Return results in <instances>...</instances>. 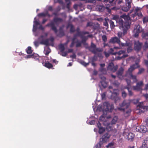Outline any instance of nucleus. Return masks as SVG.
Here are the masks:
<instances>
[{"instance_id": "1", "label": "nucleus", "mask_w": 148, "mask_h": 148, "mask_svg": "<svg viewBox=\"0 0 148 148\" xmlns=\"http://www.w3.org/2000/svg\"><path fill=\"white\" fill-rule=\"evenodd\" d=\"M123 18L125 20L124 22L121 18H118L117 16H114L113 18L116 21L120 27L122 28L123 34H126L128 30L130 28L131 24L130 17L128 15L123 16Z\"/></svg>"}, {"instance_id": "2", "label": "nucleus", "mask_w": 148, "mask_h": 148, "mask_svg": "<svg viewBox=\"0 0 148 148\" xmlns=\"http://www.w3.org/2000/svg\"><path fill=\"white\" fill-rule=\"evenodd\" d=\"M130 105V102L124 100L121 103H119V107H117L116 109V110L123 112L124 116L125 117L127 116L130 115L131 110L130 109H129L125 112V110L128 108Z\"/></svg>"}, {"instance_id": "3", "label": "nucleus", "mask_w": 148, "mask_h": 148, "mask_svg": "<svg viewBox=\"0 0 148 148\" xmlns=\"http://www.w3.org/2000/svg\"><path fill=\"white\" fill-rule=\"evenodd\" d=\"M103 108L101 106V110L100 111H102L103 113L99 118L101 121H103L106 116L107 112H111L114 108V106L113 104L110 105L108 102H105L103 103Z\"/></svg>"}, {"instance_id": "4", "label": "nucleus", "mask_w": 148, "mask_h": 148, "mask_svg": "<svg viewBox=\"0 0 148 148\" xmlns=\"http://www.w3.org/2000/svg\"><path fill=\"white\" fill-rule=\"evenodd\" d=\"M53 21H51L50 23H48L45 25L46 27H50L51 29L55 33H57L58 32L56 27L55 26L54 23L56 24H59L63 21V19L60 18L55 17L53 18Z\"/></svg>"}, {"instance_id": "5", "label": "nucleus", "mask_w": 148, "mask_h": 148, "mask_svg": "<svg viewBox=\"0 0 148 148\" xmlns=\"http://www.w3.org/2000/svg\"><path fill=\"white\" fill-rule=\"evenodd\" d=\"M44 36L42 35L38 38V40L40 42V44L44 45L46 46H48L51 45L53 46V42L54 39L53 37H51L49 39L47 38L45 40H44Z\"/></svg>"}, {"instance_id": "6", "label": "nucleus", "mask_w": 148, "mask_h": 148, "mask_svg": "<svg viewBox=\"0 0 148 148\" xmlns=\"http://www.w3.org/2000/svg\"><path fill=\"white\" fill-rule=\"evenodd\" d=\"M140 66L138 63H135V64H133L130 66L128 69L127 71L126 72V75H127L132 74V72L135 69L139 68Z\"/></svg>"}, {"instance_id": "7", "label": "nucleus", "mask_w": 148, "mask_h": 148, "mask_svg": "<svg viewBox=\"0 0 148 148\" xmlns=\"http://www.w3.org/2000/svg\"><path fill=\"white\" fill-rule=\"evenodd\" d=\"M118 69V66L117 65L114 66L112 62L109 63L107 68L108 71L113 73L115 72Z\"/></svg>"}, {"instance_id": "8", "label": "nucleus", "mask_w": 148, "mask_h": 148, "mask_svg": "<svg viewBox=\"0 0 148 148\" xmlns=\"http://www.w3.org/2000/svg\"><path fill=\"white\" fill-rule=\"evenodd\" d=\"M109 42L111 44L117 43L119 45H122L123 46H124V44L121 43L120 38H118L117 37H115L111 38L109 41Z\"/></svg>"}, {"instance_id": "9", "label": "nucleus", "mask_w": 148, "mask_h": 148, "mask_svg": "<svg viewBox=\"0 0 148 148\" xmlns=\"http://www.w3.org/2000/svg\"><path fill=\"white\" fill-rule=\"evenodd\" d=\"M142 30V27L139 25H138L133 31L134 36L135 37H138L139 33L141 32Z\"/></svg>"}, {"instance_id": "10", "label": "nucleus", "mask_w": 148, "mask_h": 148, "mask_svg": "<svg viewBox=\"0 0 148 148\" xmlns=\"http://www.w3.org/2000/svg\"><path fill=\"white\" fill-rule=\"evenodd\" d=\"M143 85V81H141L137 83L136 86H134L133 88L134 90H136L138 91L142 90V86Z\"/></svg>"}, {"instance_id": "11", "label": "nucleus", "mask_w": 148, "mask_h": 148, "mask_svg": "<svg viewBox=\"0 0 148 148\" xmlns=\"http://www.w3.org/2000/svg\"><path fill=\"white\" fill-rule=\"evenodd\" d=\"M142 43L138 41H135L134 42V49L136 51H140L142 48Z\"/></svg>"}, {"instance_id": "12", "label": "nucleus", "mask_w": 148, "mask_h": 148, "mask_svg": "<svg viewBox=\"0 0 148 148\" xmlns=\"http://www.w3.org/2000/svg\"><path fill=\"white\" fill-rule=\"evenodd\" d=\"M111 135L108 133H106L103 135L102 138H100V140L103 143L106 142L110 138Z\"/></svg>"}, {"instance_id": "13", "label": "nucleus", "mask_w": 148, "mask_h": 148, "mask_svg": "<svg viewBox=\"0 0 148 148\" xmlns=\"http://www.w3.org/2000/svg\"><path fill=\"white\" fill-rule=\"evenodd\" d=\"M124 69L122 67H121L116 73L118 77L120 79H122L124 77L123 75Z\"/></svg>"}, {"instance_id": "14", "label": "nucleus", "mask_w": 148, "mask_h": 148, "mask_svg": "<svg viewBox=\"0 0 148 148\" xmlns=\"http://www.w3.org/2000/svg\"><path fill=\"white\" fill-rule=\"evenodd\" d=\"M126 6H123L122 8V10L125 12H127L128 11L130 8H131V2L130 1H127L126 2Z\"/></svg>"}, {"instance_id": "15", "label": "nucleus", "mask_w": 148, "mask_h": 148, "mask_svg": "<svg viewBox=\"0 0 148 148\" xmlns=\"http://www.w3.org/2000/svg\"><path fill=\"white\" fill-rule=\"evenodd\" d=\"M114 0H103L102 2L106 6H112L113 5V3Z\"/></svg>"}, {"instance_id": "16", "label": "nucleus", "mask_w": 148, "mask_h": 148, "mask_svg": "<svg viewBox=\"0 0 148 148\" xmlns=\"http://www.w3.org/2000/svg\"><path fill=\"white\" fill-rule=\"evenodd\" d=\"M77 33L76 34L78 36H82L83 35H85L86 34H89V32H88L85 31H80V29L79 27H77L76 30Z\"/></svg>"}, {"instance_id": "17", "label": "nucleus", "mask_w": 148, "mask_h": 148, "mask_svg": "<svg viewBox=\"0 0 148 148\" xmlns=\"http://www.w3.org/2000/svg\"><path fill=\"white\" fill-rule=\"evenodd\" d=\"M96 48V45L92 42L91 43V46L90 47H87V48H88L89 50L92 52L93 53H95L96 52L95 49Z\"/></svg>"}, {"instance_id": "18", "label": "nucleus", "mask_w": 148, "mask_h": 148, "mask_svg": "<svg viewBox=\"0 0 148 148\" xmlns=\"http://www.w3.org/2000/svg\"><path fill=\"white\" fill-rule=\"evenodd\" d=\"M146 127L144 126H138L136 127V130L140 132H144L146 131Z\"/></svg>"}, {"instance_id": "19", "label": "nucleus", "mask_w": 148, "mask_h": 148, "mask_svg": "<svg viewBox=\"0 0 148 148\" xmlns=\"http://www.w3.org/2000/svg\"><path fill=\"white\" fill-rule=\"evenodd\" d=\"M97 127L99 128V133L101 134L103 133L105 130V128L101 126V123L98 122L97 124Z\"/></svg>"}, {"instance_id": "20", "label": "nucleus", "mask_w": 148, "mask_h": 148, "mask_svg": "<svg viewBox=\"0 0 148 148\" xmlns=\"http://www.w3.org/2000/svg\"><path fill=\"white\" fill-rule=\"evenodd\" d=\"M134 137V135L132 132L129 133L127 135V139L131 141L133 140Z\"/></svg>"}, {"instance_id": "21", "label": "nucleus", "mask_w": 148, "mask_h": 148, "mask_svg": "<svg viewBox=\"0 0 148 148\" xmlns=\"http://www.w3.org/2000/svg\"><path fill=\"white\" fill-rule=\"evenodd\" d=\"M84 35H83L82 36H80V37L82 39V40L81 41V42L84 45H88V44L86 42V41L87 40V37H86L84 36Z\"/></svg>"}, {"instance_id": "22", "label": "nucleus", "mask_w": 148, "mask_h": 148, "mask_svg": "<svg viewBox=\"0 0 148 148\" xmlns=\"http://www.w3.org/2000/svg\"><path fill=\"white\" fill-rule=\"evenodd\" d=\"M38 16L39 17L45 16H48L49 17H50L51 16L49 14L48 12H47L45 13L43 12L39 13L38 14Z\"/></svg>"}, {"instance_id": "23", "label": "nucleus", "mask_w": 148, "mask_h": 148, "mask_svg": "<svg viewBox=\"0 0 148 148\" xmlns=\"http://www.w3.org/2000/svg\"><path fill=\"white\" fill-rule=\"evenodd\" d=\"M126 45L127 46H128L127 48V52L128 53L131 52L132 50V44L129 42H126Z\"/></svg>"}, {"instance_id": "24", "label": "nucleus", "mask_w": 148, "mask_h": 148, "mask_svg": "<svg viewBox=\"0 0 148 148\" xmlns=\"http://www.w3.org/2000/svg\"><path fill=\"white\" fill-rule=\"evenodd\" d=\"M127 76H129L132 79L134 82L136 83L137 82V80L136 78V75H133L132 74L131 75H128Z\"/></svg>"}, {"instance_id": "25", "label": "nucleus", "mask_w": 148, "mask_h": 148, "mask_svg": "<svg viewBox=\"0 0 148 148\" xmlns=\"http://www.w3.org/2000/svg\"><path fill=\"white\" fill-rule=\"evenodd\" d=\"M44 66L45 67L48 69L51 68L53 66L52 64L49 62H45Z\"/></svg>"}, {"instance_id": "26", "label": "nucleus", "mask_w": 148, "mask_h": 148, "mask_svg": "<svg viewBox=\"0 0 148 148\" xmlns=\"http://www.w3.org/2000/svg\"><path fill=\"white\" fill-rule=\"evenodd\" d=\"M142 36L143 38L145 39H148V31L147 33H143Z\"/></svg>"}, {"instance_id": "27", "label": "nucleus", "mask_w": 148, "mask_h": 148, "mask_svg": "<svg viewBox=\"0 0 148 148\" xmlns=\"http://www.w3.org/2000/svg\"><path fill=\"white\" fill-rule=\"evenodd\" d=\"M114 49L113 48H110L108 51V52L112 55H116L117 54L116 52H114Z\"/></svg>"}, {"instance_id": "28", "label": "nucleus", "mask_w": 148, "mask_h": 148, "mask_svg": "<svg viewBox=\"0 0 148 148\" xmlns=\"http://www.w3.org/2000/svg\"><path fill=\"white\" fill-rule=\"evenodd\" d=\"M51 52V50L49 48H46L44 51V53L46 56L48 55Z\"/></svg>"}, {"instance_id": "29", "label": "nucleus", "mask_w": 148, "mask_h": 148, "mask_svg": "<svg viewBox=\"0 0 148 148\" xmlns=\"http://www.w3.org/2000/svg\"><path fill=\"white\" fill-rule=\"evenodd\" d=\"M128 56V54H124L121 56H118L116 57V59L117 60H120L122 58H123Z\"/></svg>"}, {"instance_id": "30", "label": "nucleus", "mask_w": 148, "mask_h": 148, "mask_svg": "<svg viewBox=\"0 0 148 148\" xmlns=\"http://www.w3.org/2000/svg\"><path fill=\"white\" fill-rule=\"evenodd\" d=\"M69 26L70 27V32L71 33H73L75 31L74 26L72 24H70Z\"/></svg>"}, {"instance_id": "31", "label": "nucleus", "mask_w": 148, "mask_h": 148, "mask_svg": "<svg viewBox=\"0 0 148 148\" xmlns=\"http://www.w3.org/2000/svg\"><path fill=\"white\" fill-rule=\"evenodd\" d=\"M117 54H118L119 56L123 54V55L124 54H127L126 53V51L124 50H120L118 52H116Z\"/></svg>"}, {"instance_id": "32", "label": "nucleus", "mask_w": 148, "mask_h": 148, "mask_svg": "<svg viewBox=\"0 0 148 148\" xmlns=\"http://www.w3.org/2000/svg\"><path fill=\"white\" fill-rule=\"evenodd\" d=\"M137 106L139 107L140 108H142L146 110H148V106H142L141 103H139Z\"/></svg>"}, {"instance_id": "33", "label": "nucleus", "mask_w": 148, "mask_h": 148, "mask_svg": "<svg viewBox=\"0 0 148 148\" xmlns=\"http://www.w3.org/2000/svg\"><path fill=\"white\" fill-rule=\"evenodd\" d=\"M118 120V117L117 116H114L112 119L111 121V124H115Z\"/></svg>"}, {"instance_id": "34", "label": "nucleus", "mask_w": 148, "mask_h": 148, "mask_svg": "<svg viewBox=\"0 0 148 148\" xmlns=\"http://www.w3.org/2000/svg\"><path fill=\"white\" fill-rule=\"evenodd\" d=\"M125 88L127 89L128 90V95L129 96H131L133 95V93L132 91L130 90V88L129 87L126 86V87H125Z\"/></svg>"}, {"instance_id": "35", "label": "nucleus", "mask_w": 148, "mask_h": 148, "mask_svg": "<svg viewBox=\"0 0 148 148\" xmlns=\"http://www.w3.org/2000/svg\"><path fill=\"white\" fill-rule=\"evenodd\" d=\"M143 49L144 50H146L148 48V42L146 41L145 42L144 44L143 47Z\"/></svg>"}, {"instance_id": "36", "label": "nucleus", "mask_w": 148, "mask_h": 148, "mask_svg": "<svg viewBox=\"0 0 148 148\" xmlns=\"http://www.w3.org/2000/svg\"><path fill=\"white\" fill-rule=\"evenodd\" d=\"M143 21L144 24H145L148 22V16H146L143 18Z\"/></svg>"}, {"instance_id": "37", "label": "nucleus", "mask_w": 148, "mask_h": 148, "mask_svg": "<svg viewBox=\"0 0 148 148\" xmlns=\"http://www.w3.org/2000/svg\"><path fill=\"white\" fill-rule=\"evenodd\" d=\"M103 143L100 141L97 144L94 148H100Z\"/></svg>"}, {"instance_id": "38", "label": "nucleus", "mask_w": 148, "mask_h": 148, "mask_svg": "<svg viewBox=\"0 0 148 148\" xmlns=\"http://www.w3.org/2000/svg\"><path fill=\"white\" fill-rule=\"evenodd\" d=\"M27 53V54H31L32 52V48L30 47H27L26 50Z\"/></svg>"}, {"instance_id": "39", "label": "nucleus", "mask_w": 148, "mask_h": 148, "mask_svg": "<svg viewBox=\"0 0 148 148\" xmlns=\"http://www.w3.org/2000/svg\"><path fill=\"white\" fill-rule=\"evenodd\" d=\"M137 15L138 16H143V15L141 13V12H140L139 14V13H135H135L134 14H132V17L133 18L135 17Z\"/></svg>"}, {"instance_id": "40", "label": "nucleus", "mask_w": 148, "mask_h": 148, "mask_svg": "<svg viewBox=\"0 0 148 148\" xmlns=\"http://www.w3.org/2000/svg\"><path fill=\"white\" fill-rule=\"evenodd\" d=\"M59 49L61 52L64 51L65 49V48L64 45L63 44H61L59 46Z\"/></svg>"}, {"instance_id": "41", "label": "nucleus", "mask_w": 148, "mask_h": 148, "mask_svg": "<svg viewBox=\"0 0 148 148\" xmlns=\"http://www.w3.org/2000/svg\"><path fill=\"white\" fill-rule=\"evenodd\" d=\"M105 7L103 5H99L98 8V10L100 12H103Z\"/></svg>"}, {"instance_id": "42", "label": "nucleus", "mask_w": 148, "mask_h": 148, "mask_svg": "<svg viewBox=\"0 0 148 148\" xmlns=\"http://www.w3.org/2000/svg\"><path fill=\"white\" fill-rule=\"evenodd\" d=\"M114 145V142H111L110 143H109L108 145L106 146V147L107 148H110L111 147H113Z\"/></svg>"}, {"instance_id": "43", "label": "nucleus", "mask_w": 148, "mask_h": 148, "mask_svg": "<svg viewBox=\"0 0 148 148\" xmlns=\"http://www.w3.org/2000/svg\"><path fill=\"white\" fill-rule=\"evenodd\" d=\"M125 80L127 84V86L129 87V88L130 86L131 81L130 80L128 79H125Z\"/></svg>"}, {"instance_id": "44", "label": "nucleus", "mask_w": 148, "mask_h": 148, "mask_svg": "<svg viewBox=\"0 0 148 148\" xmlns=\"http://www.w3.org/2000/svg\"><path fill=\"white\" fill-rule=\"evenodd\" d=\"M110 23L111 28L112 29L115 26L114 22L112 20H110Z\"/></svg>"}, {"instance_id": "45", "label": "nucleus", "mask_w": 148, "mask_h": 148, "mask_svg": "<svg viewBox=\"0 0 148 148\" xmlns=\"http://www.w3.org/2000/svg\"><path fill=\"white\" fill-rule=\"evenodd\" d=\"M75 43H77L76 45V47H79L81 46V43H82L81 42H80L78 40L76 41Z\"/></svg>"}, {"instance_id": "46", "label": "nucleus", "mask_w": 148, "mask_h": 148, "mask_svg": "<svg viewBox=\"0 0 148 148\" xmlns=\"http://www.w3.org/2000/svg\"><path fill=\"white\" fill-rule=\"evenodd\" d=\"M105 8L107 10V12H108L109 13H110L111 12V9H110L109 8L110 6H106Z\"/></svg>"}, {"instance_id": "47", "label": "nucleus", "mask_w": 148, "mask_h": 148, "mask_svg": "<svg viewBox=\"0 0 148 148\" xmlns=\"http://www.w3.org/2000/svg\"><path fill=\"white\" fill-rule=\"evenodd\" d=\"M110 43L109 42H109L107 43H106V42H104L103 43V47H105L106 46H108L109 47H110L111 46V45H110Z\"/></svg>"}, {"instance_id": "48", "label": "nucleus", "mask_w": 148, "mask_h": 148, "mask_svg": "<svg viewBox=\"0 0 148 148\" xmlns=\"http://www.w3.org/2000/svg\"><path fill=\"white\" fill-rule=\"evenodd\" d=\"M113 84L115 86L118 87L119 85V83L118 81H114L113 83Z\"/></svg>"}, {"instance_id": "49", "label": "nucleus", "mask_w": 148, "mask_h": 148, "mask_svg": "<svg viewBox=\"0 0 148 148\" xmlns=\"http://www.w3.org/2000/svg\"><path fill=\"white\" fill-rule=\"evenodd\" d=\"M145 69L143 68H141L139 70L137 74L139 75L141 74L144 71Z\"/></svg>"}, {"instance_id": "50", "label": "nucleus", "mask_w": 148, "mask_h": 148, "mask_svg": "<svg viewBox=\"0 0 148 148\" xmlns=\"http://www.w3.org/2000/svg\"><path fill=\"white\" fill-rule=\"evenodd\" d=\"M102 39L104 42H106L107 40V36L105 35H103L102 37Z\"/></svg>"}, {"instance_id": "51", "label": "nucleus", "mask_w": 148, "mask_h": 148, "mask_svg": "<svg viewBox=\"0 0 148 148\" xmlns=\"http://www.w3.org/2000/svg\"><path fill=\"white\" fill-rule=\"evenodd\" d=\"M127 95V94L125 92V91H123L122 92V97L125 98L126 97Z\"/></svg>"}, {"instance_id": "52", "label": "nucleus", "mask_w": 148, "mask_h": 148, "mask_svg": "<svg viewBox=\"0 0 148 148\" xmlns=\"http://www.w3.org/2000/svg\"><path fill=\"white\" fill-rule=\"evenodd\" d=\"M100 71L101 72L103 73H106V71L105 69L104 68H101L99 69Z\"/></svg>"}, {"instance_id": "53", "label": "nucleus", "mask_w": 148, "mask_h": 148, "mask_svg": "<svg viewBox=\"0 0 148 148\" xmlns=\"http://www.w3.org/2000/svg\"><path fill=\"white\" fill-rule=\"evenodd\" d=\"M132 102L134 104H137L139 102V100L138 99H134L132 101Z\"/></svg>"}, {"instance_id": "54", "label": "nucleus", "mask_w": 148, "mask_h": 148, "mask_svg": "<svg viewBox=\"0 0 148 148\" xmlns=\"http://www.w3.org/2000/svg\"><path fill=\"white\" fill-rule=\"evenodd\" d=\"M120 100V98L118 97H115L114 100L115 103H116L117 102H119Z\"/></svg>"}, {"instance_id": "55", "label": "nucleus", "mask_w": 148, "mask_h": 148, "mask_svg": "<svg viewBox=\"0 0 148 148\" xmlns=\"http://www.w3.org/2000/svg\"><path fill=\"white\" fill-rule=\"evenodd\" d=\"M140 8H139L137 7L135 10H134V12L135 13H140L141 12H140L138 13V12H139L140 10Z\"/></svg>"}, {"instance_id": "56", "label": "nucleus", "mask_w": 148, "mask_h": 148, "mask_svg": "<svg viewBox=\"0 0 148 148\" xmlns=\"http://www.w3.org/2000/svg\"><path fill=\"white\" fill-rule=\"evenodd\" d=\"M104 54L106 58L110 56V54L108 52L107 53L106 51L104 52Z\"/></svg>"}, {"instance_id": "57", "label": "nucleus", "mask_w": 148, "mask_h": 148, "mask_svg": "<svg viewBox=\"0 0 148 148\" xmlns=\"http://www.w3.org/2000/svg\"><path fill=\"white\" fill-rule=\"evenodd\" d=\"M147 142L144 140L142 144V146L144 147H145L147 146Z\"/></svg>"}, {"instance_id": "58", "label": "nucleus", "mask_w": 148, "mask_h": 148, "mask_svg": "<svg viewBox=\"0 0 148 148\" xmlns=\"http://www.w3.org/2000/svg\"><path fill=\"white\" fill-rule=\"evenodd\" d=\"M95 51H96L97 52H101L103 50L101 49L100 48H96L95 49Z\"/></svg>"}, {"instance_id": "59", "label": "nucleus", "mask_w": 148, "mask_h": 148, "mask_svg": "<svg viewBox=\"0 0 148 148\" xmlns=\"http://www.w3.org/2000/svg\"><path fill=\"white\" fill-rule=\"evenodd\" d=\"M34 45L36 47H37L39 46V42L37 41H34Z\"/></svg>"}, {"instance_id": "60", "label": "nucleus", "mask_w": 148, "mask_h": 148, "mask_svg": "<svg viewBox=\"0 0 148 148\" xmlns=\"http://www.w3.org/2000/svg\"><path fill=\"white\" fill-rule=\"evenodd\" d=\"M117 3L118 5L121 4L122 3H123V0H117Z\"/></svg>"}, {"instance_id": "61", "label": "nucleus", "mask_w": 148, "mask_h": 148, "mask_svg": "<svg viewBox=\"0 0 148 148\" xmlns=\"http://www.w3.org/2000/svg\"><path fill=\"white\" fill-rule=\"evenodd\" d=\"M144 62L147 68V72L148 73V60H144Z\"/></svg>"}, {"instance_id": "62", "label": "nucleus", "mask_w": 148, "mask_h": 148, "mask_svg": "<svg viewBox=\"0 0 148 148\" xmlns=\"http://www.w3.org/2000/svg\"><path fill=\"white\" fill-rule=\"evenodd\" d=\"M62 52V55L63 56H66L67 55V53L66 52L63 51L61 52Z\"/></svg>"}, {"instance_id": "63", "label": "nucleus", "mask_w": 148, "mask_h": 148, "mask_svg": "<svg viewBox=\"0 0 148 148\" xmlns=\"http://www.w3.org/2000/svg\"><path fill=\"white\" fill-rule=\"evenodd\" d=\"M104 25L106 27H107L106 28V29H107V28H108V22L106 21L104 23Z\"/></svg>"}, {"instance_id": "64", "label": "nucleus", "mask_w": 148, "mask_h": 148, "mask_svg": "<svg viewBox=\"0 0 148 148\" xmlns=\"http://www.w3.org/2000/svg\"><path fill=\"white\" fill-rule=\"evenodd\" d=\"M101 97L102 99H104L106 97V93L105 92H104L101 94Z\"/></svg>"}]
</instances>
